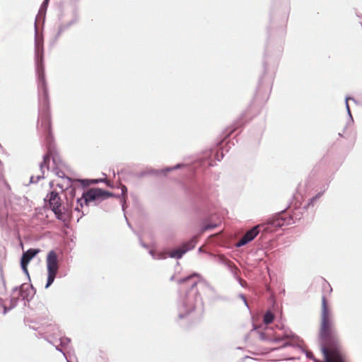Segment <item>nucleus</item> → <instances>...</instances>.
I'll list each match as a JSON object with an SVG mask.
<instances>
[{"mask_svg": "<svg viewBox=\"0 0 362 362\" xmlns=\"http://www.w3.org/2000/svg\"><path fill=\"white\" fill-rule=\"evenodd\" d=\"M49 161H50V155L49 153H47L46 155L44 156L43 160L40 165L42 170L44 168H47V170H49Z\"/></svg>", "mask_w": 362, "mask_h": 362, "instance_id": "1a4fd4ad", "label": "nucleus"}, {"mask_svg": "<svg viewBox=\"0 0 362 362\" xmlns=\"http://www.w3.org/2000/svg\"><path fill=\"white\" fill-rule=\"evenodd\" d=\"M98 181L97 180H92L91 182L92 183H95V182H97Z\"/></svg>", "mask_w": 362, "mask_h": 362, "instance_id": "412c9836", "label": "nucleus"}, {"mask_svg": "<svg viewBox=\"0 0 362 362\" xmlns=\"http://www.w3.org/2000/svg\"><path fill=\"white\" fill-rule=\"evenodd\" d=\"M197 284V281L193 282L192 284V288H193L194 287H196Z\"/></svg>", "mask_w": 362, "mask_h": 362, "instance_id": "a211bd4d", "label": "nucleus"}, {"mask_svg": "<svg viewBox=\"0 0 362 362\" xmlns=\"http://www.w3.org/2000/svg\"><path fill=\"white\" fill-rule=\"evenodd\" d=\"M263 227L264 225L259 224L247 231L246 233L238 241L237 246L240 247L252 241L259 234L260 229Z\"/></svg>", "mask_w": 362, "mask_h": 362, "instance_id": "39448f33", "label": "nucleus"}, {"mask_svg": "<svg viewBox=\"0 0 362 362\" xmlns=\"http://www.w3.org/2000/svg\"><path fill=\"white\" fill-rule=\"evenodd\" d=\"M320 194H318L317 196H315V197H314L311 198V199H310V202H309V203H308V205L313 204V202H315V201L318 197H320Z\"/></svg>", "mask_w": 362, "mask_h": 362, "instance_id": "f3484780", "label": "nucleus"}, {"mask_svg": "<svg viewBox=\"0 0 362 362\" xmlns=\"http://www.w3.org/2000/svg\"><path fill=\"white\" fill-rule=\"evenodd\" d=\"M7 312V308L6 307L4 306V314H6Z\"/></svg>", "mask_w": 362, "mask_h": 362, "instance_id": "6ab92c4d", "label": "nucleus"}, {"mask_svg": "<svg viewBox=\"0 0 362 362\" xmlns=\"http://www.w3.org/2000/svg\"><path fill=\"white\" fill-rule=\"evenodd\" d=\"M127 192V188L124 185H122V194L125 198L126 194Z\"/></svg>", "mask_w": 362, "mask_h": 362, "instance_id": "dca6fc26", "label": "nucleus"}, {"mask_svg": "<svg viewBox=\"0 0 362 362\" xmlns=\"http://www.w3.org/2000/svg\"><path fill=\"white\" fill-rule=\"evenodd\" d=\"M48 0H46V1H47Z\"/></svg>", "mask_w": 362, "mask_h": 362, "instance_id": "5701e85b", "label": "nucleus"}, {"mask_svg": "<svg viewBox=\"0 0 362 362\" xmlns=\"http://www.w3.org/2000/svg\"><path fill=\"white\" fill-rule=\"evenodd\" d=\"M46 264L47 269V282L45 288H48L54 281L59 269L57 255L54 251L51 250L49 252L47 256Z\"/></svg>", "mask_w": 362, "mask_h": 362, "instance_id": "7ed1b4c3", "label": "nucleus"}, {"mask_svg": "<svg viewBox=\"0 0 362 362\" xmlns=\"http://www.w3.org/2000/svg\"><path fill=\"white\" fill-rule=\"evenodd\" d=\"M320 286L324 294L322 296L320 339L322 350L326 362H348L340 345L339 337L334 327L331 310L328 305L327 295L332 288L325 280L321 279Z\"/></svg>", "mask_w": 362, "mask_h": 362, "instance_id": "f257e3e1", "label": "nucleus"}, {"mask_svg": "<svg viewBox=\"0 0 362 362\" xmlns=\"http://www.w3.org/2000/svg\"><path fill=\"white\" fill-rule=\"evenodd\" d=\"M45 201L49 202V206L58 219H62V200L58 193L52 192L47 194Z\"/></svg>", "mask_w": 362, "mask_h": 362, "instance_id": "20e7f679", "label": "nucleus"}, {"mask_svg": "<svg viewBox=\"0 0 362 362\" xmlns=\"http://www.w3.org/2000/svg\"><path fill=\"white\" fill-rule=\"evenodd\" d=\"M42 124H44L45 129H47L49 132L51 123H50V119L49 117H45V120L43 121Z\"/></svg>", "mask_w": 362, "mask_h": 362, "instance_id": "4468645a", "label": "nucleus"}, {"mask_svg": "<svg viewBox=\"0 0 362 362\" xmlns=\"http://www.w3.org/2000/svg\"><path fill=\"white\" fill-rule=\"evenodd\" d=\"M39 252V249H29L26 252H23L21 257V264L23 270L25 273H28L27 267L30 261Z\"/></svg>", "mask_w": 362, "mask_h": 362, "instance_id": "423d86ee", "label": "nucleus"}, {"mask_svg": "<svg viewBox=\"0 0 362 362\" xmlns=\"http://www.w3.org/2000/svg\"><path fill=\"white\" fill-rule=\"evenodd\" d=\"M30 288V286L28 284H22L20 287V293L21 296L25 298L27 297V295H24V292Z\"/></svg>", "mask_w": 362, "mask_h": 362, "instance_id": "ddd939ff", "label": "nucleus"}, {"mask_svg": "<svg viewBox=\"0 0 362 362\" xmlns=\"http://www.w3.org/2000/svg\"><path fill=\"white\" fill-rule=\"evenodd\" d=\"M274 317V315L270 311H267L264 315L263 321L266 325H269L272 322Z\"/></svg>", "mask_w": 362, "mask_h": 362, "instance_id": "9d476101", "label": "nucleus"}, {"mask_svg": "<svg viewBox=\"0 0 362 362\" xmlns=\"http://www.w3.org/2000/svg\"><path fill=\"white\" fill-rule=\"evenodd\" d=\"M197 276V274H193L192 276H187L186 278L182 279H180L179 281V283L180 284H183V283L186 282L187 281L191 279L193 276Z\"/></svg>", "mask_w": 362, "mask_h": 362, "instance_id": "2eb2a0df", "label": "nucleus"}, {"mask_svg": "<svg viewBox=\"0 0 362 362\" xmlns=\"http://www.w3.org/2000/svg\"><path fill=\"white\" fill-rule=\"evenodd\" d=\"M114 196L113 193L100 188L90 189L83 194V197L81 199H77L78 205L75 207V210L78 211H80V207L83 206L82 202H84L88 204V202L92 201H102Z\"/></svg>", "mask_w": 362, "mask_h": 362, "instance_id": "f03ea898", "label": "nucleus"}, {"mask_svg": "<svg viewBox=\"0 0 362 362\" xmlns=\"http://www.w3.org/2000/svg\"><path fill=\"white\" fill-rule=\"evenodd\" d=\"M284 220L281 218H276L269 221L266 224H263L262 229L266 231H273L284 225Z\"/></svg>", "mask_w": 362, "mask_h": 362, "instance_id": "0eeeda50", "label": "nucleus"}, {"mask_svg": "<svg viewBox=\"0 0 362 362\" xmlns=\"http://www.w3.org/2000/svg\"><path fill=\"white\" fill-rule=\"evenodd\" d=\"M38 78L39 81L41 83L42 88L43 89V93L45 95V98H47V86H46V81H45V73L43 68L42 66L38 68Z\"/></svg>", "mask_w": 362, "mask_h": 362, "instance_id": "6e6552de", "label": "nucleus"}, {"mask_svg": "<svg viewBox=\"0 0 362 362\" xmlns=\"http://www.w3.org/2000/svg\"><path fill=\"white\" fill-rule=\"evenodd\" d=\"M186 251L187 250L177 249L173 251L170 255L171 257L180 258Z\"/></svg>", "mask_w": 362, "mask_h": 362, "instance_id": "9b49d317", "label": "nucleus"}, {"mask_svg": "<svg viewBox=\"0 0 362 362\" xmlns=\"http://www.w3.org/2000/svg\"><path fill=\"white\" fill-rule=\"evenodd\" d=\"M346 107H347L348 111L349 112V111H350V110H349V105H348V103H347V102H346Z\"/></svg>", "mask_w": 362, "mask_h": 362, "instance_id": "aec40b11", "label": "nucleus"}, {"mask_svg": "<svg viewBox=\"0 0 362 362\" xmlns=\"http://www.w3.org/2000/svg\"><path fill=\"white\" fill-rule=\"evenodd\" d=\"M186 308L185 315L191 313L195 309V303L194 301L189 302V304H185L183 305Z\"/></svg>", "mask_w": 362, "mask_h": 362, "instance_id": "f8f14e48", "label": "nucleus"}, {"mask_svg": "<svg viewBox=\"0 0 362 362\" xmlns=\"http://www.w3.org/2000/svg\"><path fill=\"white\" fill-rule=\"evenodd\" d=\"M180 317H184V315H183V314H180Z\"/></svg>", "mask_w": 362, "mask_h": 362, "instance_id": "4be33fe9", "label": "nucleus"}]
</instances>
